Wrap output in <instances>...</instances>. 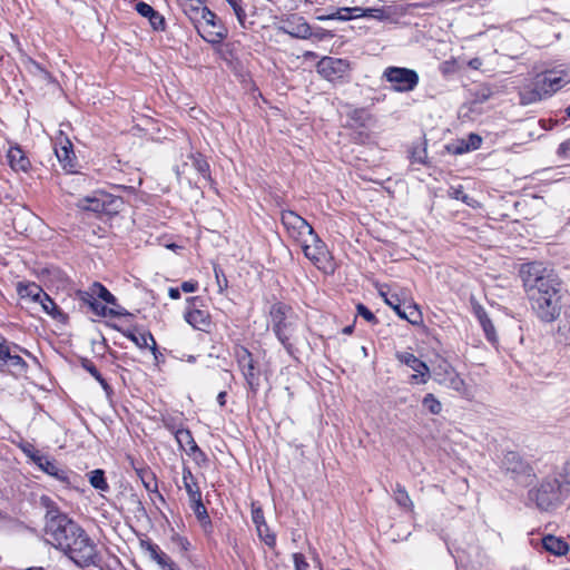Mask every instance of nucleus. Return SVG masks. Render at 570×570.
I'll return each instance as SVG.
<instances>
[{"label":"nucleus","instance_id":"obj_18","mask_svg":"<svg viewBox=\"0 0 570 570\" xmlns=\"http://www.w3.org/2000/svg\"><path fill=\"white\" fill-rule=\"evenodd\" d=\"M36 464L38 468L45 473L58 479L62 482H68V473L60 469L58 464L51 460L49 456L45 455L43 458H36Z\"/></svg>","mask_w":570,"mask_h":570},{"label":"nucleus","instance_id":"obj_14","mask_svg":"<svg viewBox=\"0 0 570 570\" xmlns=\"http://www.w3.org/2000/svg\"><path fill=\"white\" fill-rule=\"evenodd\" d=\"M197 297L187 298L188 307L184 314L185 321L195 330L209 332L212 320L208 311L202 309L196 305Z\"/></svg>","mask_w":570,"mask_h":570},{"label":"nucleus","instance_id":"obj_11","mask_svg":"<svg viewBox=\"0 0 570 570\" xmlns=\"http://www.w3.org/2000/svg\"><path fill=\"white\" fill-rule=\"evenodd\" d=\"M281 220L288 237L298 244L308 240L309 235L314 233L313 227L293 210L282 212Z\"/></svg>","mask_w":570,"mask_h":570},{"label":"nucleus","instance_id":"obj_60","mask_svg":"<svg viewBox=\"0 0 570 570\" xmlns=\"http://www.w3.org/2000/svg\"><path fill=\"white\" fill-rule=\"evenodd\" d=\"M569 153H570V139L563 141L558 148L559 155L567 156Z\"/></svg>","mask_w":570,"mask_h":570},{"label":"nucleus","instance_id":"obj_64","mask_svg":"<svg viewBox=\"0 0 570 570\" xmlns=\"http://www.w3.org/2000/svg\"><path fill=\"white\" fill-rule=\"evenodd\" d=\"M217 402L219 403V405H224L225 402H226V393L225 392H220L218 395H217Z\"/></svg>","mask_w":570,"mask_h":570},{"label":"nucleus","instance_id":"obj_9","mask_svg":"<svg viewBox=\"0 0 570 570\" xmlns=\"http://www.w3.org/2000/svg\"><path fill=\"white\" fill-rule=\"evenodd\" d=\"M383 78L391 83L394 91L409 92L419 83L416 71L401 67H389L383 72Z\"/></svg>","mask_w":570,"mask_h":570},{"label":"nucleus","instance_id":"obj_17","mask_svg":"<svg viewBox=\"0 0 570 570\" xmlns=\"http://www.w3.org/2000/svg\"><path fill=\"white\" fill-rule=\"evenodd\" d=\"M16 291L24 304H38L39 299L46 294L39 285L32 282H18Z\"/></svg>","mask_w":570,"mask_h":570},{"label":"nucleus","instance_id":"obj_38","mask_svg":"<svg viewBox=\"0 0 570 570\" xmlns=\"http://www.w3.org/2000/svg\"><path fill=\"white\" fill-rule=\"evenodd\" d=\"M395 501L399 505L403 508H411L412 507V500L409 495V493L405 491L404 488L397 485L395 491Z\"/></svg>","mask_w":570,"mask_h":570},{"label":"nucleus","instance_id":"obj_2","mask_svg":"<svg viewBox=\"0 0 570 570\" xmlns=\"http://www.w3.org/2000/svg\"><path fill=\"white\" fill-rule=\"evenodd\" d=\"M570 492V480L562 473L547 476L530 492V500L541 511L556 509Z\"/></svg>","mask_w":570,"mask_h":570},{"label":"nucleus","instance_id":"obj_39","mask_svg":"<svg viewBox=\"0 0 570 570\" xmlns=\"http://www.w3.org/2000/svg\"><path fill=\"white\" fill-rule=\"evenodd\" d=\"M252 519L256 525L257 532L259 537H263V527H265V519L261 508L253 507L252 510Z\"/></svg>","mask_w":570,"mask_h":570},{"label":"nucleus","instance_id":"obj_46","mask_svg":"<svg viewBox=\"0 0 570 570\" xmlns=\"http://www.w3.org/2000/svg\"><path fill=\"white\" fill-rule=\"evenodd\" d=\"M136 10L139 14H141L142 17H146V18H149L150 16L154 14L155 10L153 9V7H150L149 4L145 3V2H138L136 4Z\"/></svg>","mask_w":570,"mask_h":570},{"label":"nucleus","instance_id":"obj_59","mask_svg":"<svg viewBox=\"0 0 570 570\" xmlns=\"http://www.w3.org/2000/svg\"><path fill=\"white\" fill-rule=\"evenodd\" d=\"M461 202L465 203L468 206L476 208L480 206L479 202L474 198L470 197L469 195H462Z\"/></svg>","mask_w":570,"mask_h":570},{"label":"nucleus","instance_id":"obj_27","mask_svg":"<svg viewBox=\"0 0 570 570\" xmlns=\"http://www.w3.org/2000/svg\"><path fill=\"white\" fill-rule=\"evenodd\" d=\"M185 14L190 19L193 23L198 21L200 13L205 7L202 6L200 0L187 1L180 4Z\"/></svg>","mask_w":570,"mask_h":570},{"label":"nucleus","instance_id":"obj_25","mask_svg":"<svg viewBox=\"0 0 570 570\" xmlns=\"http://www.w3.org/2000/svg\"><path fill=\"white\" fill-rule=\"evenodd\" d=\"M175 438L178 445L187 453H194L198 450V446L188 430H177Z\"/></svg>","mask_w":570,"mask_h":570},{"label":"nucleus","instance_id":"obj_4","mask_svg":"<svg viewBox=\"0 0 570 570\" xmlns=\"http://www.w3.org/2000/svg\"><path fill=\"white\" fill-rule=\"evenodd\" d=\"M80 529L81 528L67 518V515L50 511L45 528L46 542L58 550L61 547H68L67 539L69 537H77Z\"/></svg>","mask_w":570,"mask_h":570},{"label":"nucleus","instance_id":"obj_55","mask_svg":"<svg viewBox=\"0 0 570 570\" xmlns=\"http://www.w3.org/2000/svg\"><path fill=\"white\" fill-rule=\"evenodd\" d=\"M348 13H350V16H352V19L365 17V8H361V7L348 8Z\"/></svg>","mask_w":570,"mask_h":570},{"label":"nucleus","instance_id":"obj_1","mask_svg":"<svg viewBox=\"0 0 570 570\" xmlns=\"http://www.w3.org/2000/svg\"><path fill=\"white\" fill-rule=\"evenodd\" d=\"M520 275L535 314L542 321H554L560 314L561 296L552 272L541 263H528L521 266Z\"/></svg>","mask_w":570,"mask_h":570},{"label":"nucleus","instance_id":"obj_12","mask_svg":"<svg viewBox=\"0 0 570 570\" xmlns=\"http://www.w3.org/2000/svg\"><path fill=\"white\" fill-rule=\"evenodd\" d=\"M305 257L318 268H326L330 262V253L325 243L315 234L309 235L308 240L299 244Z\"/></svg>","mask_w":570,"mask_h":570},{"label":"nucleus","instance_id":"obj_40","mask_svg":"<svg viewBox=\"0 0 570 570\" xmlns=\"http://www.w3.org/2000/svg\"><path fill=\"white\" fill-rule=\"evenodd\" d=\"M234 10L238 22L243 26L246 19L245 10L242 7V0H225Z\"/></svg>","mask_w":570,"mask_h":570},{"label":"nucleus","instance_id":"obj_57","mask_svg":"<svg viewBox=\"0 0 570 570\" xmlns=\"http://www.w3.org/2000/svg\"><path fill=\"white\" fill-rule=\"evenodd\" d=\"M294 562L296 570H304L307 567V563L305 562L302 554H294Z\"/></svg>","mask_w":570,"mask_h":570},{"label":"nucleus","instance_id":"obj_47","mask_svg":"<svg viewBox=\"0 0 570 570\" xmlns=\"http://www.w3.org/2000/svg\"><path fill=\"white\" fill-rule=\"evenodd\" d=\"M11 352L12 347L6 344H0V367L6 365V362L9 360Z\"/></svg>","mask_w":570,"mask_h":570},{"label":"nucleus","instance_id":"obj_54","mask_svg":"<svg viewBox=\"0 0 570 570\" xmlns=\"http://www.w3.org/2000/svg\"><path fill=\"white\" fill-rule=\"evenodd\" d=\"M448 194L451 198L456 199V200H461L462 195H465L461 186L450 187V189L448 190Z\"/></svg>","mask_w":570,"mask_h":570},{"label":"nucleus","instance_id":"obj_20","mask_svg":"<svg viewBox=\"0 0 570 570\" xmlns=\"http://www.w3.org/2000/svg\"><path fill=\"white\" fill-rule=\"evenodd\" d=\"M237 357L245 379L247 380L248 384L253 386L255 384L257 375L255 373V367L253 364L250 353L247 350L242 348L237 354Z\"/></svg>","mask_w":570,"mask_h":570},{"label":"nucleus","instance_id":"obj_22","mask_svg":"<svg viewBox=\"0 0 570 570\" xmlns=\"http://www.w3.org/2000/svg\"><path fill=\"white\" fill-rule=\"evenodd\" d=\"M380 296L384 299V303L391 308L397 304L404 303V292H396L390 285L383 284L377 287Z\"/></svg>","mask_w":570,"mask_h":570},{"label":"nucleus","instance_id":"obj_33","mask_svg":"<svg viewBox=\"0 0 570 570\" xmlns=\"http://www.w3.org/2000/svg\"><path fill=\"white\" fill-rule=\"evenodd\" d=\"M423 407L431 414H440L442 411L441 402L432 394L429 393L422 401Z\"/></svg>","mask_w":570,"mask_h":570},{"label":"nucleus","instance_id":"obj_42","mask_svg":"<svg viewBox=\"0 0 570 570\" xmlns=\"http://www.w3.org/2000/svg\"><path fill=\"white\" fill-rule=\"evenodd\" d=\"M365 17L382 21L389 19L390 14L382 8H365Z\"/></svg>","mask_w":570,"mask_h":570},{"label":"nucleus","instance_id":"obj_16","mask_svg":"<svg viewBox=\"0 0 570 570\" xmlns=\"http://www.w3.org/2000/svg\"><path fill=\"white\" fill-rule=\"evenodd\" d=\"M55 153L65 169H73L75 154L72 150V144L67 137H63L62 131L59 132V142L55 147Z\"/></svg>","mask_w":570,"mask_h":570},{"label":"nucleus","instance_id":"obj_28","mask_svg":"<svg viewBox=\"0 0 570 570\" xmlns=\"http://www.w3.org/2000/svg\"><path fill=\"white\" fill-rule=\"evenodd\" d=\"M475 313H476V317H478L481 326L483 327V331H484L487 337L490 341H494L495 340V330H494V326H493L491 320L488 317L487 313L484 312V309L481 307H478L475 309Z\"/></svg>","mask_w":570,"mask_h":570},{"label":"nucleus","instance_id":"obj_48","mask_svg":"<svg viewBox=\"0 0 570 570\" xmlns=\"http://www.w3.org/2000/svg\"><path fill=\"white\" fill-rule=\"evenodd\" d=\"M148 20L155 30L161 29L164 26V18L157 11Z\"/></svg>","mask_w":570,"mask_h":570},{"label":"nucleus","instance_id":"obj_13","mask_svg":"<svg viewBox=\"0 0 570 570\" xmlns=\"http://www.w3.org/2000/svg\"><path fill=\"white\" fill-rule=\"evenodd\" d=\"M396 358L402 364L410 367L414 374L411 376L412 384H426L431 377L429 366L419 360L414 354L409 352H397Z\"/></svg>","mask_w":570,"mask_h":570},{"label":"nucleus","instance_id":"obj_7","mask_svg":"<svg viewBox=\"0 0 570 570\" xmlns=\"http://www.w3.org/2000/svg\"><path fill=\"white\" fill-rule=\"evenodd\" d=\"M121 206V198L106 193H95L91 196L79 199L77 203V207L81 210L106 215L117 214Z\"/></svg>","mask_w":570,"mask_h":570},{"label":"nucleus","instance_id":"obj_19","mask_svg":"<svg viewBox=\"0 0 570 570\" xmlns=\"http://www.w3.org/2000/svg\"><path fill=\"white\" fill-rule=\"evenodd\" d=\"M482 139L475 134L469 135L466 139L458 140L448 147L449 151L455 155H462L480 148Z\"/></svg>","mask_w":570,"mask_h":570},{"label":"nucleus","instance_id":"obj_53","mask_svg":"<svg viewBox=\"0 0 570 570\" xmlns=\"http://www.w3.org/2000/svg\"><path fill=\"white\" fill-rule=\"evenodd\" d=\"M23 452L27 454L28 458L32 460V462L36 464V458H43L45 455L41 454L38 450L33 449L31 445H28L23 448Z\"/></svg>","mask_w":570,"mask_h":570},{"label":"nucleus","instance_id":"obj_23","mask_svg":"<svg viewBox=\"0 0 570 570\" xmlns=\"http://www.w3.org/2000/svg\"><path fill=\"white\" fill-rule=\"evenodd\" d=\"M183 483H184V488L188 494L189 502L197 501V499L202 498V492L196 482V479L193 475L191 471L187 468H184V470H183Z\"/></svg>","mask_w":570,"mask_h":570},{"label":"nucleus","instance_id":"obj_21","mask_svg":"<svg viewBox=\"0 0 570 570\" xmlns=\"http://www.w3.org/2000/svg\"><path fill=\"white\" fill-rule=\"evenodd\" d=\"M7 158L10 167L16 171H27L30 167L29 159L19 147H11L8 150Z\"/></svg>","mask_w":570,"mask_h":570},{"label":"nucleus","instance_id":"obj_8","mask_svg":"<svg viewBox=\"0 0 570 570\" xmlns=\"http://www.w3.org/2000/svg\"><path fill=\"white\" fill-rule=\"evenodd\" d=\"M77 535L78 540L72 541V546L66 556L80 567L94 564L97 559V549L95 543L82 529H80Z\"/></svg>","mask_w":570,"mask_h":570},{"label":"nucleus","instance_id":"obj_32","mask_svg":"<svg viewBox=\"0 0 570 570\" xmlns=\"http://www.w3.org/2000/svg\"><path fill=\"white\" fill-rule=\"evenodd\" d=\"M503 465L508 471L519 472L523 468L520 456L514 452H509L503 459Z\"/></svg>","mask_w":570,"mask_h":570},{"label":"nucleus","instance_id":"obj_6","mask_svg":"<svg viewBox=\"0 0 570 570\" xmlns=\"http://www.w3.org/2000/svg\"><path fill=\"white\" fill-rule=\"evenodd\" d=\"M273 330L279 342L289 350V340L294 332L295 317L289 307L275 304L271 308Z\"/></svg>","mask_w":570,"mask_h":570},{"label":"nucleus","instance_id":"obj_29","mask_svg":"<svg viewBox=\"0 0 570 570\" xmlns=\"http://www.w3.org/2000/svg\"><path fill=\"white\" fill-rule=\"evenodd\" d=\"M38 305L46 314L53 318H59L62 316V313L48 294H45L43 297L39 299Z\"/></svg>","mask_w":570,"mask_h":570},{"label":"nucleus","instance_id":"obj_61","mask_svg":"<svg viewBox=\"0 0 570 570\" xmlns=\"http://www.w3.org/2000/svg\"><path fill=\"white\" fill-rule=\"evenodd\" d=\"M76 540H78V535H77V537L75 535V537H72V538H71V537H69V538L67 539V544H68V547H61L59 550H60V551H62L65 554H67V552L70 550V548H71V546H72V541H76Z\"/></svg>","mask_w":570,"mask_h":570},{"label":"nucleus","instance_id":"obj_31","mask_svg":"<svg viewBox=\"0 0 570 570\" xmlns=\"http://www.w3.org/2000/svg\"><path fill=\"white\" fill-rule=\"evenodd\" d=\"M90 291H91L90 297L98 296L104 302L115 305V303H116L115 296L101 284L95 283L91 286Z\"/></svg>","mask_w":570,"mask_h":570},{"label":"nucleus","instance_id":"obj_3","mask_svg":"<svg viewBox=\"0 0 570 570\" xmlns=\"http://www.w3.org/2000/svg\"><path fill=\"white\" fill-rule=\"evenodd\" d=\"M568 83H570V68L546 71L534 79L530 90L522 92V102L532 104L550 97Z\"/></svg>","mask_w":570,"mask_h":570},{"label":"nucleus","instance_id":"obj_63","mask_svg":"<svg viewBox=\"0 0 570 570\" xmlns=\"http://www.w3.org/2000/svg\"><path fill=\"white\" fill-rule=\"evenodd\" d=\"M469 66L474 69H478L481 66V60L479 58H474L469 61Z\"/></svg>","mask_w":570,"mask_h":570},{"label":"nucleus","instance_id":"obj_51","mask_svg":"<svg viewBox=\"0 0 570 570\" xmlns=\"http://www.w3.org/2000/svg\"><path fill=\"white\" fill-rule=\"evenodd\" d=\"M147 551L149 558L154 561H156L163 554V551L156 544L153 543L147 544Z\"/></svg>","mask_w":570,"mask_h":570},{"label":"nucleus","instance_id":"obj_26","mask_svg":"<svg viewBox=\"0 0 570 570\" xmlns=\"http://www.w3.org/2000/svg\"><path fill=\"white\" fill-rule=\"evenodd\" d=\"M190 507H191L197 520L199 521L202 528L205 531H208L210 529L212 523H210L207 510L202 502V498L197 499V501H190Z\"/></svg>","mask_w":570,"mask_h":570},{"label":"nucleus","instance_id":"obj_35","mask_svg":"<svg viewBox=\"0 0 570 570\" xmlns=\"http://www.w3.org/2000/svg\"><path fill=\"white\" fill-rule=\"evenodd\" d=\"M89 482L95 489L101 491L108 490V483L106 482L102 470L92 471L90 473Z\"/></svg>","mask_w":570,"mask_h":570},{"label":"nucleus","instance_id":"obj_49","mask_svg":"<svg viewBox=\"0 0 570 570\" xmlns=\"http://www.w3.org/2000/svg\"><path fill=\"white\" fill-rule=\"evenodd\" d=\"M261 539L264 540V542L269 547L274 546L275 543V535L269 531L266 524L263 527V537H261Z\"/></svg>","mask_w":570,"mask_h":570},{"label":"nucleus","instance_id":"obj_36","mask_svg":"<svg viewBox=\"0 0 570 570\" xmlns=\"http://www.w3.org/2000/svg\"><path fill=\"white\" fill-rule=\"evenodd\" d=\"M402 318L409 321L411 324L416 325L422 322V314L415 304L409 305L406 308H404V315H402Z\"/></svg>","mask_w":570,"mask_h":570},{"label":"nucleus","instance_id":"obj_10","mask_svg":"<svg viewBox=\"0 0 570 570\" xmlns=\"http://www.w3.org/2000/svg\"><path fill=\"white\" fill-rule=\"evenodd\" d=\"M195 27L203 32L202 36L205 40L212 43H218L226 38L227 32L216 14L207 7L203 9L198 21H195Z\"/></svg>","mask_w":570,"mask_h":570},{"label":"nucleus","instance_id":"obj_43","mask_svg":"<svg viewBox=\"0 0 570 570\" xmlns=\"http://www.w3.org/2000/svg\"><path fill=\"white\" fill-rule=\"evenodd\" d=\"M82 365H83V368L86 371H88L101 384V386L105 390L108 387L106 381L101 377L100 373L98 372V370L95 367V365L92 363L85 362Z\"/></svg>","mask_w":570,"mask_h":570},{"label":"nucleus","instance_id":"obj_41","mask_svg":"<svg viewBox=\"0 0 570 570\" xmlns=\"http://www.w3.org/2000/svg\"><path fill=\"white\" fill-rule=\"evenodd\" d=\"M318 19L320 20H342V21H346V20H351L352 16H350V13H348V8H340L335 12H333V13H331L328 16H325V17H320Z\"/></svg>","mask_w":570,"mask_h":570},{"label":"nucleus","instance_id":"obj_50","mask_svg":"<svg viewBox=\"0 0 570 570\" xmlns=\"http://www.w3.org/2000/svg\"><path fill=\"white\" fill-rule=\"evenodd\" d=\"M261 539L264 540V542L269 547L274 546L275 543V535L269 531L266 524L263 527V537H261Z\"/></svg>","mask_w":570,"mask_h":570},{"label":"nucleus","instance_id":"obj_37","mask_svg":"<svg viewBox=\"0 0 570 570\" xmlns=\"http://www.w3.org/2000/svg\"><path fill=\"white\" fill-rule=\"evenodd\" d=\"M92 299H88V303L91 307V309L95 312L98 316H107V315H119V312H116L114 308H107L101 303L97 302L94 297ZM87 301V298H85Z\"/></svg>","mask_w":570,"mask_h":570},{"label":"nucleus","instance_id":"obj_44","mask_svg":"<svg viewBox=\"0 0 570 570\" xmlns=\"http://www.w3.org/2000/svg\"><path fill=\"white\" fill-rule=\"evenodd\" d=\"M161 570H176L173 560L165 553L155 561Z\"/></svg>","mask_w":570,"mask_h":570},{"label":"nucleus","instance_id":"obj_58","mask_svg":"<svg viewBox=\"0 0 570 570\" xmlns=\"http://www.w3.org/2000/svg\"><path fill=\"white\" fill-rule=\"evenodd\" d=\"M311 33V29L306 23H303L297 27V32L295 33L298 37L306 38Z\"/></svg>","mask_w":570,"mask_h":570},{"label":"nucleus","instance_id":"obj_62","mask_svg":"<svg viewBox=\"0 0 570 570\" xmlns=\"http://www.w3.org/2000/svg\"><path fill=\"white\" fill-rule=\"evenodd\" d=\"M168 295L170 298L173 299H178L180 297V292L178 288H175V287H170L168 289Z\"/></svg>","mask_w":570,"mask_h":570},{"label":"nucleus","instance_id":"obj_24","mask_svg":"<svg viewBox=\"0 0 570 570\" xmlns=\"http://www.w3.org/2000/svg\"><path fill=\"white\" fill-rule=\"evenodd\" d=\"M543 548L554 556L567 554L569 547L566 541L554 535H547L542 539Z\"/></svg>","mask_w":570,"mask_h":570},{"label":"nucleus","instance_id":"obj_56","mask_svg":"<svg viewBox=\"0 0 570 570\" xmlns=\"http://www.w3.org/2000/svg\"><path fill=\"white\" fill-rule=\"evenodd\" d=\"M197 287H198L197 282H193V281L184 282L181 284V289L185 293H193V292H195L197 289Z\"/></svg>","mask_w":570,"mask_h":570},{"label":"nucleus","instance_id":"obj_52","mask_svg":"<svg viewBox=\"0 0 570 570\" xmlns=\"http://www.w3.org/2000/svg\"><path fill=\"white\" fill-rule=\"evenodd\" d=\"M357 312L366 321H368V322L375 321V316L373 315V313L368 308H366L364 305H362V304L357 305Z\"/></svg>","mask_w":570,"mask_h":570},{"label":"nucleus","instance_id":"obj_34","mask_svg":"<svg viewBox=\"0 0 570 570\" xmlns=\"http://www.w3.org/2000/svg\"><path fill=\"white\" fill-rule=\"evenodd\" d=\"M6 365L14 373L21 374L26 370V362L21 356L16 354L13 351L10 354L9 360L6 362Z\"/></svg>","mask_w":570,"mask_h":570},{"label":"nucleus","instance_id":"obj_15","mask_svg":"<svg viewBox=\"0 0 570 570\" xmlns=\"http://www.w3.org/2000/svg\"><path fill=\"white\" fill-rule=\"evenodd\" d=\"M348 70V61L340 58L324 57L317 63V72L330 81L344 77Z\"/></svg>","mask_w":570,"mask_h":570},{"label":"nucleus","instance_id":"obj_5","mask_svg":"<svg viewBox=\"0 0 570 570\" xmlns=\"http://www.w3.org/2000/svg\"><path fill=\"white\" fill-rule=\"evenodd\" d=\"M432 373L434 380L439 384L458 392L466 399H472L474 396L473 389L465 383V381L455 372V370L448 361L441 360L433 367Z\"/></svg>","mask_w":570,"mask_h":570},{"label":"nucleus","instance_id":"obj_30","mask_svg":"<svg viewBox=\"0 0 570 570\" xmlns=\"http://www.w3.org/2000/svg\"><path fill=\"white\" fill-rule=\"evenodd\" d=\"M131 338L136 343L137 346H139V347H149L150 351L154 354L155 360L158 358V351H157L156 341H155V338L153 337L151 334H141L138 337L137 336H131Z\"/></svg>","mask_w":570,"mask_h":570},{"label":"nucleus","instance_id":"obj_45","mask_svg":"<svg viewBox=\"0 0 570 570\" xmlns=\"http://www.w3.org/2000/svg\"><path fill=\"white\" fill-rule=\"evenodd\" d=\"M193 159V166L195 167V169L200 174L203 175L204 177L206 176L207 171H208V164L205 159H203L202 157H191Z\"/></svg>","mask_w":570,"mask_h":570}]
</instances>
